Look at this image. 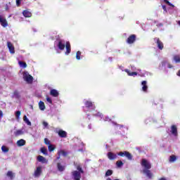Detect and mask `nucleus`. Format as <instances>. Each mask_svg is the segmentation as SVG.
Masks as SVG:
<instances>
[{"instance_id":"nucleus-1","label":"nucleus","mask_w":180,"mask_h":180,"mask_svg":"<svg viewBox=\"0 0 180 180\" xmlns=\"http://www.w3.org/2000/svg\"><path fill=\"white\" fill-rule=\"evenodd\" d=\"M141 165L144 167L143 169H151V163L146 159L141 160Z\"/></svg>"},{"instance_id":"nucleus-2","label":"nucleus","mask_w":180,"mask_h":180,"mask_svg":"<svg viewBox=\"0 0 180 180\" xmlns=\"http://www.w3.org/2000/svg\"><path fill=\"white\" fill-rule=\"evenodd\" d=\"M23 79L27 84H32L33 82V77L27 72H24L23 74Z\"/></svg>"},{"instance_id":"nucleus-3","label":"nucleus","mask_w":180,"mask_h":180,"mask_svg":"<svg viewBox=\"0 0 180 180\" xmlns=\"http://www.w3.org/2000/svg\"><path fill=\"white\" fill-rule=\"evenodd\" d=\"M154 41L156 43L158 49L159 50H163L164 49V43L161 40H160V38L158 37H155L153 39Z\"/></svg>"},{"instance_id":"nucleus-4","label":"nucleus","mask_w":180,"mask_h":180,"mask_svg":"<svg viewBox=\"0 0 180 180\" xmlns=\"http://www.w3.org/2000/svg\"><path fill=\"white\" fill-rule=\"evenodd\" d=\"M117 155H120V157H127L128 160H131L133 158L131 153L128 151L120 152Z\"/></svg>"},{"instance_id":"nucleus-5","label":"nucleus","mask_w":180,"mask_h":180,"mask_svg":"<svg viewBox=\"0 0 180 180\" xmlns=\"http://www.w3.org/2000/svg\"><path fill=\"white\" fill-rule=\"evenodd\" d=\"M81 172L74 170L72 172V176L74 180H81Z\"/></svg>"},{"instance_id":"nucleus-6","label":"nucleus","mask_w":180,"mask_h":180,"mask_svg":"<svg viewBox=\"0 0 180 180\" xmlns=\"http://www.w3.org/2000/svg\"><path fill=\"white\" fill-rule=\"evenodd\" d=\"M136 39H137V37L136 34H131L127 39V43L128 44H133L136 41Z\"/></svg>"},{"instance_id":"nucleus-7","label":"nucleus","mask_w":180,"mask_h":180,"mask_svg":"<svg viewBox=\"0 0 180 180\" xmlns=\"http://www.w3.org/2000/svg\"><path fill=\"white\" fill-rule=\"evenodd\" d=\"M42 172L41 167H37V169L34 171V176H35V178H39V176L41 175Z\"/></svg>"},{"instance_id":"nucleus-8","label":"nucleus","mask_w":180,"mask_h":180,"mask_svg":"<svg viewBox=\"0 0 180 180\" xmlns=\"http://www.w3.org/2000/svg\"><path fill=\"white\" fill-rule=\"evenodd\" d=\"M0 24L3 27H6L8 26V21L5 18L2 17V15H0Z\"/></svg>"},{"instance_id":"nucleus-9","label":"nucleus","mask_w":180,"mask_h":180,"mask_svg":"<svg viewBox=\"0 0 180 180\" xmlns=\"http://www.w3.org/2000/svg\"><path fill=\"white\" fill-rule=\"evenodd\" d=\"M7 47L11 54H15V46H13L11 41L7 42Z\"/></svg>"},{"instance_id":"nucleus-10","label":"nucleus","mask_w":180,"mask_h":180,"mask_svg":"<svg viewBox=\"0 0 180 180\" xmlns=\"http://www.w3.org/2000/svg\"><path fill=\"white\" fill-rule=\"evenodd\" d=\"M65 47L66 49L65 54L68 56L71 53V44L70 41H66Z\"/></svg>"},{"instance_id":"nucleus-11","label":"nucleus","mask_w":180,"mask_h":180,"mask_svg":"<svg viewBox=\"0 0 180 180\" xmlns=\"http://www.w3.org/2000/svg\"><path fill=\"white\" fill-rule=\"evenodd\" d=\"M171 133L173 134V136H178V128L176 127V125H172Z\"/></svg>"},{"instance_id":"nucleus-12","label":"nucleus","mask_w":180,"mask_h":180,"mask_svg":"<svg viewBox=\"0 0 180 180\" xmlns=\"http://www.w3.org/2000/svg\"><path fill=\"white\" fill-rule=\"evenodd\" d=\"M107 156L108 158L110 159L111 161H113V160H116V158H117V155L112 152H108Z\"/></svg>"},{"instance_id":"nucleus-13","label":"nucleus","mask_w":180,"mask_h":180,"mask_svg":"<svg viewBox=\"0 0 180 180\" xmlns=\"http://www.w3.org/2000/svg\"><path fill=\"white\" fill-rule=\"evenodd\" d=\"M58 134L59 136V137H61L62 139H65L67 138V131H64V130H59L58 131Z\"/></svg>"},{"instance_id":"nucleus-14","label":"nucleus","mask_w":180,"mask_h":180,"mask_svg":"<svg viewBox=\"0 0 180 180\" xmlns=\"http://www.w3.org/2000/svg\"><path fill=\"white\" fill-rule=\"evenodd\" d=\"M141 85H142V91L143 92H147L148 89V86L147 85V81L146 80L142 81Z\"/></svg>"},{"instance_id":"nucleus-15","label":"nucleus","mask_w":180,"mask_h":180,"mask_svg":"<svg viewBox=\"0 0 180 180\" xmlns=\"http://www.w3.org/2000/svg\"><path fill=\"white\" fill-rule=\"evenodd\" d=\"M50 95L51 96H53V98H57V97H58V95H60V93H58V91L53 89L50 91Z\"/></svg>"},{"instance_id":"nucleus-16","label":"nucleus","mask_w":180,"mask_h":180,"mask_svg":"<svg viewBox=\"0 0 180 180\" xmlns=\"http://www.w3.org/2000/svg\"><path fill=\"white\" fill-rule=\"evenodd\" d=\"M143 173L146 174V176L149 179H151V178H153V174L151 173V171H150V169H143Z\"/></svg>"},{"instance_id":"nucleus-17","label":"nucleus","mask_w":180,"mask_h":180,"mask_svg":"<svg viewBox=\"0 0 180 180\" xmlns=\"http://www.w3.org/2000/svg\"><path fill=\"white\" fill-rule=\"evenodd\" d=\"M37 161H39V162H42V164H46L47 163V159H46V158L41 156V155H39L37 158Z\"/></svg>"},{"instance_id":"nucleus-18","label":"nucleus","mask_w":180,"mask_h":180,"mask_svg":"<svg viewBox=\"0 0 180 180\" xmlns=\"http://www.w3.org/2000/svg\"><path fill=\"white\" fill-rule=\"evenodd\" d=\"M58 48L59 49V50H64V49H65V44L60 40L58 43Z\"/></svg>"},{"instance_id":"nucleus-19","label":"nucleus","mask_w":180,"mask_h":180,"mask_svg":"<svg viewBox=\"0 0 180 180\" xmlns=\"http://www.w3.org/2000/svg\"><path fill=\"white\" fill-rule=\"evenodd\" d=\"M124 72H127L129 77H136L138 74L137 72H130L129 69H125Z\"/></svg>"},{"instance_id":"nucleus-20","label":"nucleus","mask_w":180,"mask_h":180,"mask_svg":"<svg viewBox=\"0 0 180 180\" xmlns=\"http://www.w3.org/2000/svg\"><path fill=\"white\" fill-rule=\"evenodd\" d=\"M26 141L24 139H20L17 141V146L18 147H23V146H25Z\"/></svg>"},{"instance_id":"nucleus-21","label":"nucleus","mask_w":180,"mask_h":180,"mask_svg":"<svg viewBox=\"0 0 180 180\" xmlns=\"http://www.w3.org/2000/svg\"><path fill=\"white\" fill-rule=\"evenodd\" d=\"M57 168H58V170L60 171V172H63V171L65 169V166H63V165H61L60 162H58Z\"/></svg>"},{"instance_id":"nucleus-22","label":"nucleus","mask_w":180,"mask_h":180,"mask_svg":"<svg viewBox=\"0 0 180 180\" xmlns=\"http://www.w3.org/2000/svg\"><path fill=\"white\" fill-rule=\"evenodd\" d=\"M22 15L25 18H32V13L27 10L24 11Z\"/></svg>"},{"instance_id":"nucleus-23","label":"nucleus","mask_w":180,"mask_h":180,"mask_svg":"<svg viewBox=\"0 0 180 180\" xmlns=\"http://www.w3.org/2000/svg\"><path fill=\"white\" fill-rule=\"evenodd\" d=\"M7 176L10 178L11 180H13L15 177V174L12 171H8L6 174Z\"/></svg>"},{"instance_id":"nucleus-24","label":"nucleus","mask_w":180,"mask_h":180,"mask_svg":"<svg viewBox=\"0 0 180 180\" xmlns=\"http://www.w3.org/2000/svg\"><path fill=\"white\" fill-rule=\"evenodd\" d=\"M13 98H15V99H19L20 98V94H19V91L18 90H15L13 93Z\"/></svg>"},{"instance_id":"nucleus-25","label":"nucleus","mask_w":180,"mask_h":180,"mask_svg":"<svg viewBox=\"0 0 180 180\" xmlns=\"http://www.w3.org/2000/svg\"><path fill=\"white\" fill-rule=\"evenodd\" d=\"M23 120H24L25 123H26L27 124V126H32V122L29 120V119L27 118V116L24 115Z\"/></svg>"},{"instance_id":"nucleus-26","label":"nucleus","mask_w":180,"mask_h":180,"mask_svg":"<svg viewBox=\"0 0 180 180\" xmlns=\"http://www.w3.org/2000/svg\"><path fill=\"white\" fill-rule=\"evenodd\" d=\"M173 60L176 64L180 63V56L174 55L173 57Z\"/></svg>"},{"instance_id":"nucleus-27","label":"nucleus","mask_w":180,"mask_h":180,"mask_svg":"<svg viewBox=\"0 0 180 180\" xmlns=\"http://www.w3.org/2000/svg\"><path fill=\"white\" fill-rule=\"evenodd\" d=\"M58 155H63V157H67V155H68V153L64 150H60L58 152Z\"/></svg>"},{"instance_id":"nucleus-28","label":"nucleus","mask_w":180,"mask_h":180,"mask_svg":"<svg viewBox=\"0 0 180 180\" xmlns=\"http://www.w3.org/2000/svg\"><path fill=\"white\" fill-rule=\"evenodd\" d=\"M86 108H93L94 107V103L92 101H86L84 103Z\"/></svg>"},{"instance_id":"nucleus-29","label":"nucleus","mask_w":180,"mask_h":180,"mask_svg":"<svg viewBox=\"0 0 180 180\" xmlns=\"http://www.w3.org/2000/svg\"><path fill=\"white\" fill-rule=\"evenodd\" d=\"M39 106L40 110H44V109H46V105H44V102L43 101H40L39 103Z\"/></svg>"},{"instance_id":"nucleus-30","label":"nucleus","mask_w":180,"mask_h":180,"mask_svg":"<svg viewBox=\"0 0 180 180\" xmlns=\"http://www.w3.org/2000/svg\"><path fill=\"white\" fill-rule=\"evenodd\" d=\"M176 160V156L175 155H172L169 157V162H175V160Z\"/></svg>"},{"instance_id":"nucleus-31","label":"nucleus","mask_w":180,"mask_h":180,"mask_svg":"<svg viewBox=\"0 0 180 180\" xmlns=\"http://www.w3.org/2000/svg\"><path fill=\"white\" fill-rule=\"evenodd\" d=\"M18 64L20 66L22 67V68H26V67H27V64L26 63V62L19 61Z\"/></svg>"},{"instance_id":"nucleus-32","label":"nucleus","mask_w":180,"mask_h":180,"mask_svg":"<svg viewBox=\"0 0 180 180\" xmlns=\"http://www.w3.org/2000/svg\"><path fill=\"white\" fill-rule=\"evenodd\" d=\"M76 168H77L78 172H80V174H84V169H82V167L80 166V165H78L76 167Z\"/></svg>"},{"instance_id":"nucleus-33","label":"nucleus","mask_w":180,"mask_h":180,"mask_svg":"<svg viewBox=\"0 0 180 180\" xmlns=\"http://www.w3.org/2000/svg\"><path fill=\"white\" fill-rule=\"evenodd\" d=\"M112 174H113V171L111 169H108L105 172V176H110V175H112Z\"/></svg>"},{"instance_id":"nucleus-34","label":"nucleus","mask_w":180,"mask_h":180,"mask_svg":"<svg viewBox=\"0 0 180 180\" xmlns=\"http://www.w3.org/2000/svg\"><path fill=\"white\" fill-rule=\"evenodd\" d=\"M48 149L49 151H50V153H51V151H54V150L56 149V148L54 147V146H53L52 144L49 145L48 146Z\"/></svg>"},{"instance_id":"nucleus-35","label":"nucleus","mask_w":180,"mask_h":180,"mask_svg":"<svg viewBox=\"0 0 180 180\" xmlns=\"http://www.w3.org/2000/svg\"><path fill=\"white\" fill-rule=\"evenodd\" d=\"M165 4H167V5H169V6H172V8H175V6L174 4H171L169 1L168 0H164Z\"/></svg>"},{"instance_id":"nucleus-36","label":"nucleus","mask_w":180,"mask_h":180,"mask_svg":"<svg viewBox=\"0 0 180 180\" xmlns=\"http://www.w3.org/2000/svg\"><path fill=\"white\" fill-rule=\"evenodd\" d=\"M41 153H43L44 155H47V148L44 147L41 148Z\"/></svg>"},{"instance_id":"nucleus-37","label":"nucleus","mask_w":180,"mask_h":180,"mask_svg":"<svg viewBox=\"0 0 180 180\" xmlns=\"http://www.w3.org/2000/svg\"><path fill=\"white\" fill-rule=\"evenodd\" d=\"M116 165L118 167V168H120V167L123 165V162L122 160H118L116 162Z\"/></svg>"},{"instance_id":"nucleus-38","label":"nucleus","mask_w":180,"mask_h":180,"mask_svg":"<svg viewBox=\"0 0 180 180\" xmlns=\"http://www.w3.org/2000/svg\"><path fill=\"white\" fill-rule=\"evenodd\" d=\"M1 150L3 151V153H8V151H9V148H6V146H3L1 147Z\"/></svg>"},{"instance_id":"nucleus-39","label":"nucleus","mask_w":180,"mask_h":180,"mask_svg":"<svg viewBox=\"0 0 180 180\" xmlns=\"http://www.w3.org/2000/svg\"><path fill=\"white\" fill-rule=\"evenodd\" d=\"M23 134V131L22 130H18L17 131L15 132V136L18 137V136H20Z\"/></svg>"},{"instance_id":"nucleus-40","label":"nucleus","mask_w":180,"mask_h":180,"mask_svg":"<svg viewBox=\"0 0 180 180\" xmlns=\"http://www.w3.org/2000/svg\"><path fill=\"white\" fill-rule=\"evenodd\" d=\"M77 60H81V51H78L76 53Z\"/></svg>"},{"instance_id":"nucleus-41","label":"nucleus","mask_w":180,"mask_h":180,"mask_svg":"<svg viewBox=\"0 0 180 180\" xmlns=\"http://www.w3.org/2000/svg\"><path fill=\"white\" fill-rule=\"evenodd\" d=\"M44 143H45V144H46V146H50V145H51V143H50V140H49V139H47V138H45V139H44Z\"/></svg>"},{"instance_id":"nucleus-42","label":"nucleus","mask_w":180,"mask_h":180,"mask_svg":"<svg viewBox=\"0 0 180 180\" xmlns=\"http://www.w3.org/2000/svg\"><path fill=\"white\" fill-rule=\"evenodd\" d=\"M15 117L16 119H19V117H20V111L18 110L15 112Z\"/></svg>"},{"instance_id":"nucleus-43","label":"nucleus","mask_w":180,"mask_h":180,"mask_svg":"<svg viewBox=\"0 0 180 180\" xmlns=\"http://www.w3.org/2000/svg\"><path fill=\"white\" fill-rule=\"evenodd\" d=\"M46 101L49 103L52 104L53 103V101L51 100V98L49 96L46 97Z\"/></svg>"},{"instance_id":"nucleus-44","label":"nucleus","mask_w":180,"mask_h":180,"mask_svg":"<svg viewBox=\"0 0 180 180\" xmlns=\"http://www.w3.org/2000/svg\"><path fill=\"white\" fill-rule=\"evenodd\" d=\"M20 4H22V0H16L17 6H20Z\"/></svg>"},{"instance_id":"nucleus-45","label":"nucleus","mask_w":180,"mask_h":180,"mask_svg":"<svg viewBox=\"0 0 180 180\" xmlns=\"http://www.w3.org/2000/svg\"><path fill=\"white\" fill-rule=\"evenodd\" d=\"M4 117V112L2 110H0V119H2Z\"/></svg>"},{"instance_id":"nucleus-46","label":"nucleus","mask_w":180,"mask_h":180,"mask_svg":"<svg viewBox=\"0 0 180 180\" xmlns=\"http://www.w3.org/2000/svg\"><path fill=\"white\" fill-rule=\"evenodd\" d=\"M43 126H44V127H47V126H49V123H47L46 122H44Z\"/></svg>"},{"instance_id":"nucleus-47","label":"nucleus","mask_w":180,"mask_h":180,"mask_svg":"<svg viewBox=\"0 0 180 180\" xmlns=\"http://www.w3.org/2000/svg\"><path fill=\"white\" fill-rule=\"evenodd\" d=\"M162 8L165 12H167V6H165V5L162 6Z\"/></svg>"},{"instance_id":"nucleus-48","label":"nucleus","mask_w":180,"mask_h":180,"mask_svg":"<svg viewBox=\"0 0 180 180\" xmlns=\"http://www.w3.org/2000/svg\"><path fill=\"white\" fill-rule=\"evenodd\" d=\"M176 75H177L178 77H180V70L178 71Z\"/></svg>"},{"instance_id":"nucleus-49","label":"nucleus","mask_w":180,"mask_h":180,"mask_svg":"<svg viewBox=\"0 0 180 180\" xmlns=\"http://www.w3.org/2000/svg\"><path fill=\"white\" fill-rule=\"evenodd\" d=\"M159 180H167V179H165V178H164V177H162Z\"/></svg>"},{"instance_id":"nucleus-50","label":"nucleus","mask_w":180,"mask_h":180,"mask_svg":"<svg viewBox=\"0 0 180 180\" xmlns=\"http://www.w3.org/2000/svg\"><path fill=\"white\" fill-rule=\"evenodd\" d=\"M168 68H172V66L170 64H169V65H168Z\"/></svg>"},{"instance_id":"nucleus-51","label":"nucleus","mask_w":180,"mask_h":180,"mask_svg":"<svg viewBox=\"0 0 180 180\" xmlns=\"http://www.w3.org/2000/svg\"><path fill=\"white\" fill-rule=\"evenodd\" d=\"M60 155H58L57 158H56V160H60Z\"/></svg>"},{"instance_id":"nucleus-52","label":"nucleus","mask_w":180,"mask_h":180,"mask_svg":"<svg viewBox=\"0 0 180 180\" xmlns=\"http://www.w3.org/2000/svg\"><path fill=\"white\" fill-rule=\"evenodd\" d=\"M106 180H112V179H110V178H108Z\"/></svg>"},{"instance_id":"nucleus-53","label":"nucleus","mask_w":180,"mask_h":180,"mask_svg":"<svg viewBox=\"0 0 180 180\" xmlns=\"http://www.w3.org/2000/svg\"><path fill=\"white\" fill-rule=\"evenodd\" d=\"M178 25H179V26H180V20L178 22Z\"/></svg>"},{"instance_id":"nucleus-54","label":"nucleus","mask_w":180,"mask_h":180,"mask_svg":"<svg viewBox=\"0 0 180 180\" xmlns=\"http://www.w3.org/2000/svg\"><path fill=\"white\" fill-rule=\"evenodd\" d=\"M114 180H120L119 179H114Z\"/></svg>"}]
</instances>
